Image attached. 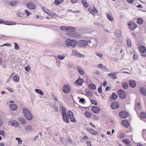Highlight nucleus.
I'll return each instance as SVG.
<instances>
[{"instance_id":"38","label":"nucleus","mask_w":146,"mask_h":146,"mask_svg":"<svg viewBox=\"0 0 146 146\" xmlns=\"http://www.w3.org/2000/svg\"><path fill=\"white\" fill-rule=\"evenodd\" d=\"M68 29V26H62L60 27V29L63 31H67Z\"/></svg>"},{"instance_id":"53","label":"nucleus","mask_w":146,"mask_h":146,"mask_svg":"<svg viewBox=\"0 0 146 146\" xmlns=\"http://www.w3.org/2000/svg\"><path fill=\"white\" fill-rule=\"evenodd\" d=\"M98 92L99 93H101L102 92V86L100 85L98 87Z\"/></svg>"},{"instance_id":"20","label":"nucleus","mask_w":146,"mask_h":146,"mask_svg":"<svg viewBox=\"0 0 146 146\" xmlns=\"http://www.w3.org/2000/svg\"><path fill=\"white\" fill-rule=\"evenodd\" d=\"M84 82V80L79 78L76 81L75 83L76 84L79 85L82 84Z\"/></svg>"},{"instance_id":"3","label":"nucleus","mask_w":146,"mask_h":146,"mask_svg":"<svg viewBox=\"0 0 146 146\" xmlns=\"http://www.w3.org/2000/svg\"><path fill=\"white\" fill-rule=\"evenodd\" d=\"M119 97L121 99H123L126 96L125 92L122 89H119L117 91Z\"/></svg>"},{"instance_id":"64","label":"nucleus","mask_w":146,"mask_h":146,"mask_svg":"<svg viewBox=\"0 0 146 146\" xmlns=\"http://www.w3.org/2000/svg\"><path fill=\"white\" fill-rule=\"evenodd\" d=\"M98 67L100 68H103V65L101 64H99L98 66Z\"/></svg>"},{"instance_id":"51","label":"nucleus","mask_w":146,"mask_h":146,"mask_svg":"<svg viewBox=\"0 0 146 146\" xmlns=\"http://www.w3.org/2000/svg\"><path fill=\"white\" fill-rule=\"evenodd\" d=\"M86 129L91 134H92V133L93 132L94 129H92L91 128H90L88 127H87L86 128Z\"/></svg>"},{"instance_id":"28","label":"nucleus","mask_w":146,"mask_h":146,"mask_svg":"<svg viewBox=\"0 0 146 146\" xmlns=\"http://www.w3.org/2000/svg\"><path fill=\"white\" fill-rule=\"evenodd\" d=\"M82 3L84 7L86 8H87L88 6V4L87 3L86 0H82Z\"/></svg>"},{"instance_id":"22","label":"nucleus","mask_w":146,"mask_h":146,"mask_svg":"<svg viewBox=\"0 0 146 146\" xmlns=\"http://www.w3.org/2000/svg\"><path fill=\"white\" fill-rule=\"evenodd\" d=\"M62 116V118L63 121L66 123H68L69 122V117L67 114Z\"/></svg>"},{"instance_id":"12","label":"nucleus","mask_w":146,"mask_h":146,"mask_svg":"<svg viewBox=\"0 0 146 146\" xmlns=\"http://www.w3.org/2000/svg\"><path fill=\"white\" fill-rule=\"evenodd\" d=\"M60 111L62 112V115L67 114L66 109L62 105L60 107Z\"/></svg>"},{"instance_id":"21","label":"nucleus","mask_w":146,"mask_h":146,"mask_svg":"<svg viewBox=\"0 0 146 146\" xmlns=\"http://www.w3.org/2000/svg\"><path fill=\"white\" fill-rule=\"evenodd\" d=\"M3 23L5 25H13L16 24V23L15 22L10 21H3Z\"/></svg>"},{"instance_id":"34","label":"nucleus","mask_w":146,"mask_h":146,"mask_svg":"<svg viewBox=\"0 0 146 146\" xmlns=\"http://www.w3.org/2000/svg\"><path fill=\"white\" fill-rule=\"evenodd\" d=\"M88 11L91 13L93 15H95L96 13H97L98 12L97 10H96V11H94L93 9L90 8L88 9Z\"/></svg>"},{"instance_id":"44","label":"nucleus","mask_w":146,"mask_h":146,"mask_svg":"<svg viewBox=\"0 0 146 146\" xmlns=\"http://www.w3.org/2000/svg\"><path fill=\"white\" fill-rule=\"evenodd\" d=\"M140 116L142 118H146V113L143 112L141 113L140 114Z\"/></svg>"},{"instance_id":"32","label":"nucleus","mask_w":146,"mask_h":146,"mask_svg":"<svg viewBox=\"0 0 146 146\" xmlns=\"http://www.w3.org/2000/svg\"><path fill=\"white\" fill-rule=\"evenodd\" d=\"M140 51L141 53H144L146 50L145 47L143 46H140L139 47Z\"/></svg>"},{"instance_id":"40","label":"nucleus","mask_w":146,"mask_h":146,"mask_svg":"<svg viewBox=\"0 0 146 146\" xmlns=\"http://www.w3.org/2000/svg\"><path fill=\"white\" fill-rule=\"evenodd\" d=\"M85 116L88 118H90L91 116V113L88 111H86L85 113Z\"/></svg>"},{"instance_id":"1","label":"nucleus","mask_w":146,"mask_h":146,"mask_svg":"<svg viewBox=\"0 0 146 146\" xmlns=\"http://www.w3.org/2000/svg\"><path fill=\"white\" fill-rule=\"evenodd\" d=\"M23 111L24 115L26 119L28 120H30L32 119L33 115L29 110L24 108L23 109Z\"/></svg>"},{"instance_id":"55","label":"nucleus","mask_w":146,"mask_h":146,"mask_svg":"<svg viewBox=\"0 0 146 146\" xmlns=\"http://www.w3.org/2000/svg\"><path fill=\"white\" fill-rule=\"evenodd\" d=\"M78 98L80 99L79 102H82L83 103L85 101V100L84 98H80L78 97Z\"/></svg>"},{"instance_id":"8","label":"nucleus","mask_w":146,"mask_h":146,"mask_svg":"<svg viewBox=\"0 0 146 146\" xmlns=\"http://www.w3.org/2000/svg\"><path fill=\"white\" fill-rule=\"evenodd\" d=\"M9 125H11L15 127H18L19 125V123L17 121L12 120L9 123Z\"/></svg>"},{"instance_id":"5","label":"nucleus","mask_w":146,"mask_h":146,"mask_svg":"<svg viewBox=\"0 0 146 146\" xmlns=\"http://www.w3.org/2000/svg\"><path fill=\"white\" fill-rule=\"evenodd\" d=\"M27 7L30 9L33 10L35 8L36 6L34 2L31 1L27 3Z\"/></svg>"},{"instance_id":"62","label":"nucleus","mask_w":146,"mask_h":146,"mask_svg":"<svg viewBox=\"0 0 146 146\" xmlns=\"http://www.w3.org/2000/svg\"><path fill=\"white\" fill-rule=\"evenodd\" d=\"M11 45V44L8 43H5L3 45H1V46L2 47L4 46H9Z\"/></svg>"},{"instance_id":"57","label":"nucleus","mask_w":146,"mask_h":146,"mask_svg":"<svg viewBox=\"0 0 146 146\" xmlns=\"http://www.w3.org/2000/svg\"><path fill=\"white\" fill-rule=\"evenodd\" d=\"M15 48L16 50H18L19 49V46L18 44L16 42H14Z\"/></svg>"},{"instance_id":"49","label":"nucleus","mask_w":146,"mask_h":146,"mask_svg":"<svg viewBox=\"0 0 146 146\" xmlns=\"http://www.w3.org/2000/svg\"><path fill=\"white\" fill-rule=\"evenodd\" d=\"M15 139L18 141V143L19 144H21L22 141L20 138L19 137H16Z\"/></svg>"},{"instance_id":"54","label":"nucleus","mask_w":146,"mask_h":146,"mask_svg":"<svg viewBox=\"0 0 146 146\" xmlns=\"http://www.w3.org/2000/svg\"><path fill=\"white\" fill-rule=\"evenodd\" d=\"M67 143H68L69 144H73V141L70 138H69L68 141L66 142Z\"/></svg>"},{"instance_id":"61","label":"nucleus","mask_w":146,"mask_h":146,"mask_svg":"<svg viewBox=\"0 0 146 146\" xmlns=\"http://www.w3.org/2000/svg\"><path fill=\"white\" fill-rule=\"evenodd\" d=\"M133 58L135 60H137L138 58V55L137 54H134L133 56Z\"/></svg>"},{"instance_id":"19","label":"nucleus","mask_w":146,"mask_h":146,"mask_svg":"<svg viewBox=\"0 0 146 146\" xmlns=\"http://www.w3.org/2000/svg\"><path fill=\"white\" fill-rule=\"evenodd\" d=\"M141 106L140 103H136L134 109L136 111L139 110H141Z\"/></svg>"},{"instance_id":"30","label":"nucleus","mask_w":146,"mask_h":146,"mask_svg":"<svg viewBox=\"0 0 146 146\" xmlns=\"http://www.w3.org/2000/svg\"><path fill=\"white\" fill-rule=\"evenodd\" d=\"M122 88L125 89H127L128 88L129 86L127 83V82H123L122 84Z\"/></svg>"},{"instance_id":"13","label":"nucleus","mask_w":146,"mask_h":146,"mask_svg":"<svg viewBox=\"0 0 146 146\" xmlns=\"http://www.w3.org/2000/svg\"><path fill=\"white\" fill-rule=\"evenodd\" d=\"M72 55L73 56H76L78 57H82V54L78 53L76 50H74L72 51Z\"/></svg>"},{"instance_id":"48","label":"nucleus","mask_w":146,"mask_h":146,"mask_svg":"<svg viewBox=\"0 0 146 146\" xmlns=\"http://www.w3.org/2000/svg\"><path fill=\"white\" fill-rule=\"evenodd\" d=\"M42 9L45 13L48 14L50 16L49 13H48V11L46 8L43 7L42 8Z\"/></svg>"},{"instance_id":"42","label":"nucleus","mask_w":146,"mask_h":146,"mask_svg":"<svg viewBox=\"0 0 146 146\" xmlns=\"http://www.w3.org/2000/svg\"><path fill=\"white\" fill-rule=\"evenodd\" d=\"M127 44L128 47H131V40L129 38L127 39Z\"/></svg>"},{"instance_id":"39","label":"nucleus","mask_w":146,"mask_h":146,"mask_svg":"<svg viewBox=\"0 0 146 146\" xmlns=\"http://www.w3.org/2000/svg\"><path fill=\"white\" fill-rule=\"evenodd\" d=\"M35 91L36 93L40 94L41 95H42L43 94V92L40 90L36 89L35 90Z\"/></svg>"},{"instance_id":"60","label":"nucleus","mask_w":146,"mask_h":146,"mask_svg":"<svg viewBox=\"0 0 146 146\" xmlns=\"http://www.w3.org/2000/svg\"><path fill=\"white\" fill-rule=\"evenodd\" d=\"M25 13L26 14H27V16L28 17L29 16L30 14L31 13H29L28 11L27 10H25Z\"/></svg>"},{"instance_id":"56","label":"nucleus","mask_w":146,"mask_h":146,"mask_svg":"<svg viewBox=\"0 0 146 146\" xmlns=\"http://www.w3.org/2000/svg\"><path fill=\"white\" fill-rule=\"evenodd\" d=\"M0 135L3 136H4L5 135V131L3 130L1 131L0 130Z\"/></svg>"},{"instance_id":"16","label":"nucleus","mask_w":146,"mask_h":146,"mask_svg":"<svg viewBox=\"0 0 146 146\" xmlns=\"http://www.w3.org/2000/svg\"><path fill=\"white\" fill-rule=\"evenodd\" d=\"M92 111L95 113H98L100 111V109L98 107L93 106L92 108Z\"/></svg>"},{"instance_id":"15","label":"nucleus","mask_w":146,"mask_h":146,"mask_svg":"<svg viewBox=\"0 0 146 146\" xmlns=\"http://www.w3.org/2000/svg\"><path fill=\"white\" fill-rule=\"evenodd\" d=\"M117 72L114 73H110L108 74V76H110L111 78L113 80H115L117 78L116 75Z\"/></svg>"},{"instance_id":"9","label":"nucleus","mask_w":146,"mask_h":146,"mask_svg":"<svg viewBox=\"0 0 146 146\" xmlns=\"http://www.w3.org/2000/svg\"><path fill=\"white\" fill-rule=\"evenodd\" d=\"M68 114L69 116L70 120L72 122L76 121L75 119L74 118V115L73 113L70 111H69L67 113Z\"/></svg>"},{"instance_id":"47","label":"nucleus","mask_w":146,"mask_h":146,"mask_svg":"<svg viewBox=\"0 0 146 146\" xmlns=\"http://www.w3.org/2000/svg\"><path fill=\"white\" fill-rule=\"evenodd\" d=\"M63 2V1H62L60 2L59 1L57 0H55L54 2V3L56 5H59L60 4L62 3Z\"/></svg>"},{"instance_id":"58","label":"nucleus","mask_w":146,"mask_h":146,"mask_svg":"<svg viewBox=\"0 0 146 146\" xmlns=\"http://www.w3.org/2000/svg\"><path fill=\"white\" fill-rule=\"evenodd\" d=\"M98 56L101 57H102V54L100 53L99 52H96L95 53Z\"/></svg>"},{"instance_id":"33","label":"nucleus","mask_w":146,"mask_h":146,"mask_svg":"<svg viewBox=\"0 0 146 146\" xmlns=\"http://www.w3.org/2000/svg\"><path fill=\"white\" fill-rule=\"evenodd\" d=\"M110 14V13H107L106 15L107 18L109 20L111 21H113L114 19L112 16H111Z\"/></svg>"},{"instance_id":"24","label":"nucleus","mask_w":146,"mask_h":146,"mask_svg":"<svg viewBox=\"0 0 146 146\" xmlns=\"http://www.w3.org/2000/svg\"><path fill=\"white\" fill-rule=\"evenodd\" d=\"M121 123L123 126H124L126 128L128 127H129V122L127 121L126 120H123Z\"/></svg>"},{"instance_id":"6","label":"nucleus","mask_w":146,"mask_h":146,"mask_svg":"<svg viewBox=\"0 0 146 146\" xmlns=\"http://www.w3.org/2000/svg\"><path fill=\"white\" fill-rule=\"evenodd\" d=\"M70 90V86L68 84L64 85L63 88V91L65 93H69Z\"/></svg>"},{"instance_id":"14","label":"nucleus","mask_w":146,"mask_h":146,"mask_svg":"<svg viewBox=\"0 0 146 146\" xmlns=\"http://www.w3.org/2000/svg\"><path fill=\"white\" fill-rule=\"evenodd\" d=\"M77 68L78 71L80 74L82 75H83L84 74L85 72L82 67L80 66H77Z\"/></svg>"},{"instance_id":"37","label":"nucleus","mask_w":146,"mask_h":146,"mask_svg":"<svg viewBox=\"0 0 146 146\" xmlns=\"http://www.w3.org/2000/svg\"><path fill=\"white\" fill-rule=\"evenodd\" d=\"M137 22L139 24H142L143 23V20L141 18H138L137 19Z\"/></svg>"},{"instance_id":"18","label":"nucleus","mask_w":146,"mask_h":146,"mask_svg":"<svg viewBox=\"0 0 146 146\" xmlns=\"http://www.w3.org/2000/svg\"><path fill=\"white\" fill-rule=\"evenodd\" d=\"M114 33L115 35L117 38H119L121 37V32L119 30H116Z\"/></svg>"},{"instance_id":"36","label":"nucleus","mask_w":146,"mask_h":146,"mask_svg":"<svg viewBox=\"0 0 146 146\" xmlns=\"http://www.w3.org/2000/svg\"><path fill=\"white\" fill-rule=\"evenodd\" d=\"M19 121L20 123L22 125L25 124L26 123L25 120L22 118H19Z\"/></svg>"},{"instance_id":"26","label":"nucleus","mask_w":146,"mask_h":146,"mask_svg":"<svg viewBox=\"0 0 146 146\" xmlns=\"http://www.w3.org/2000/svg\"><path fill=\"white\" fill-rule=\"evenodd\" d=\"M9 106L11 109L13 110H16L17 107V105L14 104H10Z\"/></svg>"},{"instance_id":"41","label":"nucleus","mask_w":146,"mask_h":146,"mask_svg":"<svg viewBox=\"0 0 146 146\" xmlns=\"http://www.w3.org/2000/svg\"><path fill=\"white\" fill-rule=\"evenodd\" d=\"M86 94L87 96L90 97L92 96L93 95L92 93L90 91H87L86 92Z\"/></svg>"},{"instance_id":"59","label":"nucleus","mask_w":146,"mask_h":146,"mask_svg":"<svg viewBox=\"0 0 146 146\" xmlns=\"http://www.w3.org/2000/svg\"><path fill=\"white\" fill-rule=\"evenodd\" d=\"M74 36L77 38H79L80 36V35L79 34L77 33H74Z\"/></svg>"},{"instance_id":"52","label":"nucleus","mask_w":146,"mask_h":146,"mask_svg":"<svg viewBox=\"0 0 146 146\" xmlns=\"http://www.w3.org/2000/svg\"><path fill=\"white\" fill-rule=\"evenodd\" d=\"M94 24L96 26H98L100 27H102L103 26L102 24L98 23H94Z\"/></svg>"},{"instance_id":"4","label":"nucleus","mask_w":146,"mask_h":146,"mask_svg":"<svg viewBox=\"0 0 146 146\" xmlns=\"http://www.w3.org/2000/svg\"><path fill=\"white\" fill-rule=\"evenodd\" d=\"M88 43V42L85 40H80L78 42V46L82 47H86Z\"/></svg>"},{"instance_id":"23","label":"nucleus","mask_w":146,"mask_h":146,"mask_svg":"<svg viewBox=\"0 0 146 146\" xmlns=\"http://www.w3.org/2000/svg\"><path fill=\"white\" fill-rule=\"evenodd\" d=\"M141 94L143 95L146 96V89L144 87H142L139 89Z\"/></svg>"},{"instance_id":"43","label":"nucleus","mask_w":146,"mask_h":146,"mask_svg":"<svg viewBox=\"0 0 146 146\" xmlns=\"http://www.w3.org/2000/svg\"><path fill=\"white\" fill-rule=\"evenodd\" d=\"M16 1H11L9 3V4L12 6H14L16 4Z\"/></svg>"},{"instance_id":"31","label":"nucleus","mask_w":146,"mask_h":146,"mask_svg":"<svg viewBox=\"0 0 146 146\" xmlns=\"http://www.w3.org/2000/svg\"><path fill=\"white\" fill-rule=\"evenodd\" d=\"M75 29L73 27L68 26L67 31L69 32H74L75 31Z\"/></svg>"},{"instance_id":"46","label":"nucleus","mask_w":146,"mask_h":146,"mask_svg":"<svg viewBox=\"0 0 146 146\" xmlns=\"http://www.w3.org/2000/svg\"><path fill=\"white\" fill-rule=\"evenodd\" d=\"M123 142L125 143V144L127 145H129L130 143V142L129 140L127 139L123 140Z\"/></svg>"},{"instance_id":"35","label":"nucleus","mask_w":146,"mask_h":146,"mask_svg":"<svg viewBox=\"0 0 146 146\" xmlns=\"http://www.w3.org/2000/svg\"><path fill=\"white\" fill-rule=\"evenodd\" d=\"M13 80L16 82H18L19 81V77L18 76L15 75L13 78Z\"/></svg>"},{"instance_id":"27","label":"nucleus","mask_w":146,"mask_h":146,"mask_svg":"<svg viewBox=\"0 0 146 146\" xmlns=\"http://www.w3.org/2000/svg\"><path fill=\"white\" fill-rule=\"evenodd\" d=\"M117 97V95L115 92H113L111 95V98L112 100H115Z\"/></svg>"},{"instance_id":"63","label":"nucleus","mask_w":146,"mask_h":146,"mask_svg":"<svg viewBox=\"0 0 146 146\" xmlns=\"http://www.w3.org/2000/svg\"><path fill=\"white\" fill-rule=\"evenodd\" d=\"M30 68V67L29 66H27L25 68V69L26 71L28 72L29 70V69Z\"/></svg>"},{"instance_id":"25","label":"nucleus","mask_w":146,"mask_h":146,"mask_svg":"<svg viewBox=\"0 0 146 146\" xmlns=\"http://www.w3.org/2000/svg\"><path fill=\"white\" fill-rule=\"evenodd\" d=\"M88 88L90 90H93L96 89L95 85L93 84H90L88 85Z\"/></svg>"},{"instance_id":"11","label":"nucleus","mask_w":146,"mask_h":146,"mask_svg":"<svg viewBox=\"0 0 146 146\" xmlns=\"http://www.w3.org/2000/svg\"><path fill=\"white\" fill-rule=\"evenodd\" d=\"M119 104L117 102H112L111 105V107L113 109H116L119 107Z\"/></svg>"},{"instance_id":"2","label":"nucleus","mask_w":146,"mask_h":146,"mask_svg":"<svg viewBox=\"0 0 146 146\" xmlns=\"http://www.w3.org/2000/svg\"><path fill=\"white\" fill-rule=\"evenodd\" d=\"M66 43L68 47L74 48L75 47L76 45L77 44V42L75 40H71L69 39H68L66 40Z\"/></svg>"},{"instance_id":"10","label":"nucleus","mask_w":146,"mask_h":146,"mask_svg":"<svg viewBox=\"0 0 146 146\" xmlns=\"http://www.w3.org/2000/svg\"><path fill=\"white\" fill-rule=\"evenodd\" d=\"M128 25L130 29L132 30H134L137 27L136 24L133 22H131L129 23Z\"/></svg>"},{"instance_id":"7","label":"nucleus","mask_w":146,"mask_h":146,"mask_svg":"<svg viewBox=\"0 0 146 146\" xmlns=\"http://www.w3.org/2000/svg\"><path fill=\"white\" fill-rule=\"evenodd\" d=\"M119 115L121 117L125 118L128 116L129 113L125 111H122L119 113Z\"/></svg>"},{"instance_id":"50","label":"nucleus","mask_w":146,"mask_h":146,"mask_svg":"<svg viewBox=\"0 0 146 146\" xmlns=\"http://www.w3.org/2000/svg\"><path fill=\"white\" fill-rule=\"evenodd\" d=\"M65 57V56L61 55H58L57 56V58L60 60H63Z\"/></svg>"},{"instance_id":"45","label":"nucleus","mask_w":146,"mask_h":146,"mask_svg":"<svg viewBox=\"0 0 146 146\" xmlns=\"http://www.w3.org/2000/svg\"><path fill=\"white\" fill-rule=\"evenodd\" d=\"M91 102L92 104H93L94 105H97L98 104L97 102L95 100L92 99L90 101Z\"/></svg>"},{"instance_id":"29","label":"nucleus","mask_w":146,"mask_h":146,"mask_svg":"<svg viewBox=\"0 0 146 146\" xmlns=\"http://www.w3.org/2000/svg\"><path fill=\"white\" fill-rule=\"evenodd\" d=\"M25 129L27 131H31L33 130L32 126L30 125H28L25 126Z\"/></svg>"},{"instance_id":"17","label":"nucleus","mask_w":146,"mask_h":146,"mask_svg":"<svg viewBox=\"0 0 146 146\" xmlns=\"http://www.w3.org/2000/svg\"><path fill=\"white\" fill-rule=\"evenodd\" d=\"M129 86L132 88H135L136 85V82L132 80H130L129 82Z\"/></svg>"}]
</instances>
